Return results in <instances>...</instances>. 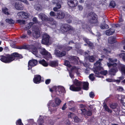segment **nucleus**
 <instances>
[{"instance_id":"nucleus-34","label":"nucleus","mask_w":125,"mask_h":125,"mask_svg":"<svg viewBox=\"0 0 125 125\" xmlns=\"http://www.w3.org/2000/svg\"><path fill=\"white\" fill-rule=\"evenodd\" d=\"M8 9L5 7L2 8V11L3 13L9 15V13L8 11Z\"/></svg>"},{"instance_id":"nucleus-18","label":"nucleus","mask_w":125,"mask_h":125,"mask_svg":"<svg viewBox=\"0 0 125 125\" xmlns=\"http://www.w3.org/2000/svg\"><path fill=\"white\" fill-rule=\"evenodd\" d=\"M41 77L39 75L35 76L33 79L34 82L36 83H39L41 82Z\"/></svg>"},{"instance_id":"nucleus-50","label":"nucleus","mask_w":125,"mask_h":125,"mask_svg":"<svg viewBox=\"0 0 125 125\" xmlns=\"http://www.w3.org/2000/svg\"><path fill=\"white\" fill-rule=\"evenodd\" d=\"M54 20L51 17H47V21H48V23H50L52 21Z\"/></svg>"},{"instance_id":"nucleus-64","label":"nucleus","mask_w":125,"mask_h":125,"mask_svg":"<svg viewBox=\"0 0 125 125\" xmlns=\"http://www.w3.org/2000/svg\"><path fill=\"white\" fill-rule=\"evenodd\" d=\"M78 9L79 10H82L83 9V7L81 5H79L78 6Z\"/></svg>"},{"instance_id":"nucleus-47","label":"nucleus","mask_w":125,"mask_h":125,"mask_svg":"<svg viewBox=\"0 0 125 125\" xmlns=\"http://www.w3.org/2000/svg\"><path fill=\"white\" fill-rule=\"evenodd\" d=\"M17 125H23V123L21 122V119H19L16 122Z\"/></svg>"},{"instance_id":"nucleus-10","label":"nucleus","mask_w":125,"mask_h":125,"mask_svg":"<svg viewBox=\"0 0 125 125\" xmlns=\"http://www.w3.org/2000/svg\"><path fill=\"white\" fill-rule=\"evenodd\" d=\"M50 36L47 34H45L43 35L42 42L43 44L48 45L49 43Z\"/></svg>"},{"instance_id":"nucleus-60","label":"nucleus","mask_w":125,"mask_h":125,"mask_svg":"<svg viewBox=\"0 0 125 125\" xmlns=\"http://www.w3.org/2000/svg\"><path fill=\"white\" fill-rule=\"evenodd\" d=\"M80 107V108H81V109H79V112L81 111V109H84V108H84L85 106L83 104H80L79 105Z\"/></svg>"},{"instance_id":"nucleus-13","label":"nucleus","mask_w":125,"mask_h":125,"mask_svg":"<svg viewBox=\"0 0 125 125\" xmlns=\"http://www.w3.org/2000/svg\"><path fill=\"white\" fill-rule=\"evenodd\" d=\"M37 61L36 60L32 59L29 61L28 63V69H30L32 67L36 66L37 63Z\"/></svg>"},{"instance_id":"nucleus-49","label":"nucleus","mask_w":125,"mask_h":125,"mask_svg":"<svg viewBox=\"0 0 125 125\" xmlns=\"http://www.w3.org/2000/svg\"><path fill=\"white\" fill-rule=\"evenodd\" d=\"M73 118L74 121L76 123L79 122L80 120L77 116H75Z\"/></svg>"},{"instance_id":"nucleus-23","label":"nucleus","mask_w":125,"mask_h":125,"mask_svg":"<svg viewBox=\"0 0 125 125\" xmlns=\"http://www.w3.org/2000/svg\"><path fill=\"white\" fill-rule=\"evenodd\" d=\"M30 48V45H23L21 46H16V48L17 49H25L29 50Z\"/></svg>"},{"instance_id":"nucleus-25","label":"nucleus","mask_w":125,"mask_h":125,"mask_svg":"<svg viewBox=\"0 0 125 125\" xmlns=\"http://www.w3.org/2000/svg\"><path fill=\"white\" fill-rule=\"evenodd\" d=\"M38 50L37 48L35 47H33L31 50V51L36 56L38 57V54H39Z\"/></svg>"},{"instance_id":"nucleus-2","label":"nucleus","mask_w":125,"mask_h":125,"mask_svg":"<svg viewBox=\"0 0 125 125\" xmlns=\"http://www.w3.org/2000/svg\"><path fill=\"white\" fill-rule=\"evenodd\" d=\"M17 57L19 59L22 58V55L17 52H15L11 55L8 54L7 56H2L0 59L2 62L5 63H9L15 60V58Z\"/></svg>"},{"instance_id":"nucleus-56","label":"nucleus","mask_w":125,"mask_h":125,"mask_svg":"<svg viewBox=\"0 0 125 125\" xmlns=\"http://www.w3.org/2000/svg\"><path fill=\"white\" fill-rule=\"evenodd\" d=\"M64 64L66 66H70V62L69 61L66 60L64 62Z\"/></svg>"},{"instance_id":"nucleus-48","label":"nucleus","mask_w":125,"mask_h":125,"mask_svg":"<svg viewBox=\"0 0 125 125\" xmlns=\"http://www.w3.org/2000/svg\"><path fill=\"white\" fill-rule=\"evenodd\" d=\"M107 73V71L106 70H102L100 72V73L101 74L106 75Z\"/></svg>"},{"instance_id":"nucleus-16","label":"nucleus","mask_w":125,"mask_h":125,"mask_svg":"<svg viewBox=\"0 0 125 125\" xmlns=\"http://www.w3.org/2000/svg\"><path fill=\"white\" fill-rule=\"evenodd\" d=\"M48 105L49 108V110L51 112L54 111L53 109H52L51 107V106L52 107H56L58 106V105L55 104L54 102L52 101H50L49 103L48 104Z\"/></svg>"},{"instance_id":"nucleus-59","label":"nucleus","mask_w":125,"mask_h":125,"mask_svg":"<svg viewBox=\"0 0 125 125\" xmlns=\"http://www.w3.org/2000/svg\"><path fill=\"white\" fill-rule=\"evenodd\" d=\"M24 12L23 11H21L18 13V16H20L22 18V16L23 15V13Z\"/></svg>"},{"instance_id":"nucleus-27","label":"nucleus","mask_w":125,"mask_h":125,"mask_svg":"<svg viewBox=\"0 0 125 125\" xmlns=\"http://www.w3.org/2000/svg\"><path fill=\"white\" fill-rule=\"evenodd\" d=\"M115 37H110L108 39V41L109 43L113 44L115 42Z\"/></svg>"},{"instance_id":"nucleus-52","label":"nucleus","mask_w":125,"mask_h":125,"mask_svg":"<svg viewBox=\"0 0 125 125\" xmlns=\"http://www.w3.org/2000/svg\"><path fill=\"white\" fill-rule=\"evenodd\" d=\"M49 24H51L52 25H55V26H56V25L57 24V23L56 22L53 20L50 23H49Z\"/></svg>"},{"instance_id":"nucleus-20","label":"nucleus","mask_w":125,"mask_h":125,"mask_svg":"<svg viewBox=\"0 0 125 125\" xmlns=\"http://www.w3.org/2000/svg\"><path fill=\"white\" fill-rule=\"evenodd\" d=\"M65 14L64 12L62 11L59 12L58 13L56 16L57 18L59 19H62L64 18L65 16Z\"/></svg>"},{"instance_id":"nucleus-5","label":"nucleus","mask_w":125,"mask_h":125,"mask_svg":"<svg viewBox=\"0 0 125 125\" xmlns=\"http://www.w3.org/2000/svg\"><path fill=\"white\" fill-rule=\"evenodd\" d=\"M41 29L37 26H34L32 30V34L33 37L37 39L40 36V31Z\"/></svg>"},{"instance_id":"nucleus-9","label":"nucleus","mask_w":125,"mask_h":125,"mask_svg":"<svg viewBox=\"0 0 125 125\" xmlns=\"http://www.w3.org/2000/svg\"><path fill=\"white\" fill-rule=\"evenodd\" d=\"M55 92L57 95H60L62 93H65V91L64 88L62 86H55L54 87Z\"/></svg>"},{"instance_id":"nucleus-17","label":"nucleus","mask_w":125,"mask_h":125,"mask_svg":"<svg viewBox=\"0 0 125 125\" xmlns=\"http://www.w3.org/2000/svg\"><path fill=\"white\" fill-rule=\"evenodd\" d=\"M82 114L84 115H86L87 116H91L92 114V112L89 110L86 111L85 108L81 109V110Z\"/></svg>"},{"instance_id":"nucleus-19","label":"nucleus","mask_w":125,"mask_h":125,"mask_svg":"<svg viewBox=\"0 0 125 125\" xmlns=\"http://www.w3.org/2000/svg\"><path fill=\"white\" fill-rule=\"evenodd\" d=\"M39 17L43 21H47V16L43 13H41L38 15Z\"/></svg>"},{"instance_id":"nucleus-4","label":"nucleus","mask_w":125,"mask_h":125,"mask_svg":"<svg viewBox=\"0 0 125 125\" xmlns=\"http://www.w3.org/2000/svg\"><path fill=\"white\" fill-rule=\"evenodd\" d=\"M87 18L88 22L92 24L97 23L98 22L97 16L94 12H90L87 15Z\"/></svg>"},{"instance_id":"nucleus-33","label":"nucleus","mask_w":125,"mask_h":125,"mask_svg":"<svg viewBox=\"0 0 125 125\" xmlns=\"http://www.w3.org/2000/svg\"><path fill=\"white\" fill-rule=\"evenodd\" d=\"M121 71L122 75H125V66L123 65L121 67Z\"/></svg>"},{"instance_id":"nucleus-61","label":"nucleus","mask_w":125,"mask_h":125,"mask_svg":"<svg viewBox=\"0 0 125 125\" xmlns=\"http://www.w3.org/2000/svg\"><path fill=\"white\" fill-rule=\"evenodd\" d=\"M89 96L91 98H93L94 96V93L92 92H90L89 93Z\"/></svg>"},{"instance_id":"nucleus-62","label":"nucleus","mask_w":125,"mask_h":125,"mask_svg":"<svg viewBox=\"0 0 125 125\" xmlns=\"http://www.w3.org/2000/svg\"><path fill=\"white\" fill-rule=\"evenodd\" d=\"M103 106L104 107L106 111L109 108V107L104 102L103 103Z\"/></svg>"},{"instance_id":"nucleus-15","label":"nucleus","mask_w":125,"mask_h":125,"mask_svg":"<svg viewBox=\"0 0 125 125\" xmlns=\"http://www.w3.org/2000/svg\"><path fill=\"white\" fill-rule=\"evenodd\" d=\"M68 3L70 7H74L77 5L78 2L77 0H68Z\"/></svg>"},{"instance_id":"nucleus-26","label":"nucleus","mask_w":125,"mask_h":125,"mask_svg":"<svg viewBox=\"0 0 125 125\" xmlns=\"http://www.w3.org/2000/svg\"><path fill=\"white\" fill-rule=\"evenodd\" d=\"M15 6L16 8L18 10H21L23 9L22 6L21 5V2H16Z\"/></svg>"},{"instance_id":"nucleus-3","label":"nucleus","mask_w":125,"mask_h":125,"mask_svg":"<svg viewBox=\"0 0 125 125\" xmlns=\"http://www.w3.org/2000/svg\"><path fill=\"white\" fill-rule=\"evenodd\" d=\"M109 61L111 62L108 63L107 64L109 67L111 68L109 71L108 73L111 76L115 75L116 73L118 71L117 64L116 63H113L114 61L112 59H109Z\"/></svg>"},{"instance_id":"nucleus-14","label":"nucleus","mask_w":125,"mask_h":125,"mask_svg":"<svg viewBox=\"0 0 125 125\" xmlns=\"http://www.w3.org/2000/svg\"><path fill=\"white\" fill-rule=\"evenodd\" d=\"M79 59V58L76 56H71L69 57V60L74 64L78 63V60Z\"/></svg>"},{"instance_id":"nucleus-28","label":"nucleus","mask_w":125,"mask_h":125,"mask_svg":"<svg viewBox=\"0 0 125 125\" xmlns=\"http://www.w3.org/2000/svg\"><path fill=\"white\" fill-rule=\"evenodd\" d=\"M78 69H79L77 68L76 67L73 66L71 68V71H73L75 72L77 75L78 76H79L80 73L78 72Z\"/></svg>"},{"instance_id":"nucleus-7","label":"nucleus","mask_w":125,"mask_h":125,"mask_svg":"<svg viewBox=\"0 0 125 125\" xmlns=\"http://www.w3.org/2000/svg\"><path fill=\"white\" fill-rule=\"evenodd\" d=\"M39 51L42 54L45 56V58L47 60H49V58H51L52 56L51 54L46 51L45 49L41 48L40 47L38 48Z\"/></svg>"},{"instance_id":"nucleus-32","label":"nucleus","mask_w":125,"mask_h":125,"mask_svg":"<svg viewBox=\"0 0 125 125\" xmlns=\"http://www.w3.org/2000/svg\"><path fill=\"white\" fill-rule=\"evenodd\" d=\"M39 62L44 66H46L48 65V64L44 60L39 61Z\"/></svg>"},{"instance_id":"nucleus-35","label":"nucleus","mask_w":125,"mask_h":125,"mask_svg":"<svg viewBox=\"0 0 125 125\" xmlns=\"http://www.w3.org/2000/svg\"><path fill=\"white\" fill-rule=\"evenodd\" d=\"M116 5V3L115 1H111L110 3V6L111 8H114Z\"/></svg>"},{"instance_id":"nucleus-12","label":"nucleus","mask_w":125,"mask_h":125,"mask_svg":"<svg viewBox=\"0 0 125 125\" xmlns=\"http://www.w3.org/2000/svg\"><path fill=\"white\" fill-rule=\"evenodd\" d=\"M54 54L57 57H62L66 55V52L64 51L61 52L58 50L55 49L54 50Z\"/></svg>"},{"instance_id":"nucleus-1","label":"nucleus","mask_w":125,"mask_h":125,"mask_svg":"<svg viewBox=\"0 0 125 125\" xmlns=\"http://www.w3.org/2000/svg\"><path fill=\"white\" fill-rule=\"evenodd\" d=\"M74 84L78 87H75L74 86L71 85L70 86V90L73 91H78L81 89V86H83V89L85 90L88 89L89 83L87 82L82 83L77 80H75L74 82Z\"/></svg>"},{"instance_id":"nucleus-36","label":"nucleus","mask_w":125,"mask_h":125,"mask_svg":"<svg viewBox=\"0 0 125 125\" xmlns=\"http://www.w3.org/2000/svg\"><path fill=\"white\" fill-rule=\"evenodd\" d=\"M90 62H93L95 60L94 57L93 56L89 57L88 59Z\"/></svg>"},{"instance_id":"nucleus-41","label":"nucleus","mask_w":125,"mask_h":125,"mask_svg":"<svg viewBox=\"0 0 125 125\" xmlns=\"http://www.w3.org/2000/svg\"><path fill=\"white\" fill-rule=\"evenodd\" d=\"M6 21L8 23L10 24H14V21L12 20V19H6Z\"/></svg>"},{"instance_id":"nucleus-45","label":"nucleus","mask_w":125,"mask_h":125,"mask_svg":"<svg viewBox=\"0 0 125 125\" xmlns=\"http://www.w3.org/2000/svg\"><path fill=\"white\" fill-rule=\"evenodd\" d=\"M94 74L92 73L89 75V77L90 79L92 81H93L94 79Z\"/></svg>"},{"instance_id":"nucleus-39","label":"nucleus","mask_w":125,"mask_h":125,"mask_svg":"<svg viewBox=\"0 0 125 125\" xmlns=\"http://www.w3.org/2000/svg\"><path fill=\"white\" fill-rule=\"evenodd\" d=\"M61 102V100L58 98H56L55 99V103L58 106L59 105Z\"/></svg>"},{"instance_id":"nucleus-8","label":"nucleus","mask_w":125,"mask_h":125,"mask_svg":"<svg viewBox=\"0 0 125 125\" xmlns=\"http://www.w3.org/2000/svg\"><path fill=\"white\" fill-rule=\"evenodd\" d=\"M74 29L72 27L67 24H65L61 26V30L63 32H67L70 30H73Z\"/></svg>"},{"instance_id":"nucleus-29","label":"nucleus","mask_w":125,"mask_h":125,"mask_svg":"<svg viewBox=\"0 0 125 125\" xmlns=\"http://www.w3.org/2000/svg\"><path fill=\"white\" fill-rule=\"evenodd\" d=\"M49 65L52 67H55L58 65V62L56 61H51L49 63Z\"/></svg>"},{"instance_id":"nucleus-58","label":"nucleus","mask_w":125,"mask_h":125,"mask_svg":"<svg viewBox=\"0 0 125 125\" xmlns=\"http://www.w3.org/2000/svg\"><path fill=\"white\" fill-rule=\"evenodd\" d=\"M124 21V20L123 19V16L121 15L119 17V22L120 23L121 22H123Z\"/></svg>"},{"instance_id":"nucleus-21","label":"nucleus","mask_w":125,"mask_h":125,"mask_svg":"<svg viewBox=\"0 0 125 125\" xmlns=\"http://www.w3.org/2000/svg\"><path fill=\"white\" fill-rule=\"evenodd\" d=\"M83 39L87 44L88 46L90 47V48H93L94 47V45L93 43L90 42L87 38L85 37H83Z\"/></svg>"},{"instance_id":"nucleus-30","label":"nucleus","mask_w":125,"mask_h":125,"mask_svg":"<svg viewBox=\"0 0 125 125\" xmlns=\"http://www.w3.org/2000/svg\"><path fill=\"white\" fill-rule=\"evenodd\" d=\"M34 8L35 10L39 11H41L42 9V6L39 4H37L35 5Z\"/></svg>"},{"instance_id":"nucleus-54","label":"nucleus","mask_w":125,"mask_h":125,"mask_svg":"<svg viewBox=\"0 0 125 125\" xmlns=\"http://www.w3.org/2000/svg\"><path fill=\"white\" fill-rule=\"evenodd\" d=\"M95 35L99 39H100L101 38L100 36H101V35L99 32L97 31L95 33Z\"/></svg>"},{"instance_id":"nucleus-51","label":"nucleus","mask_w":125,"mask_h":125,"mask_svg":"<svg viewBox=\"0 0 125 125\" xmlns=\"http://www.w3.org/2000/svg\"><path fill=\"white\" fill-rule=\"evenodd\" d=\"M32 25V24L31 23H29L26 26V29H30L31 26Z\"/></svg>"},{"instance_id":"nucleus-6","label":"nucleus","mask_w":125,"mask_h":125,"mask_svg":"<svg viewBox=\"0 0 125 125\" xmlns=\"http://www.w3.org/2000/svg\"><path fill=\"white\" fill-rule=\"evenodd\" d=\"M52 2L53 4L56 6L53 8V10L55 11H57L61 8V5L63 4L62 1L60 0H53Z\"/></svg>"},{"instance_id":"nucleus-63","label":"nucleus","mask_w":125,"mask_h":125,"mask_svg":"<svg viewBox=\"0 0 125 125\" xmlns=\"http://www.w3.org/2000/svg\"><path fill=\"white\" fill-rule=\"evenodd\" d=\"M106 81L109 82H113L115 81V79H106Z\"/></svg>"},{"instance_id":"nucleus-57","label":"nucleus","mask_w":125,"mask_h":125,"mask_svg":"<svg viewBox=\"0 0 125 125\" xmlns=\"http://www.w3.org/2000/svg\"><path fill=\"white\" fill-rule=\"evenodd\" d=\"M50 14L51 16L52 17H54L56 15L55 13L53 11H51L50 13Z\"/></svg>"},{"instance_id":"nucleus-46","label":"nucleus","mask_w":125,"mask_h":125,"mask_svg":"<svg viewBox=\"0 0 125 125\" xmlns=\"http://www.w3.org/2000/svg\"><path fill=\"white\" fill-rule=\"evenodd\" d=\"M17 21L21 24H25V21L23 20H17Z\"/></svg>"},{"instance_id":"nucleus-43","label":"nucleus","mask_w":125,"mask_h":125,"mask_svg":"<svg viewBox=\"0 0 125 125\" xmlns=\"http://www.w3.org/2000/svg\"><path fill=\"white\" fill-rule=\"evenodd\" d=\"M119 56L120 58H122L124 61L125 62V53H121L119 54Z\"/></svg>"},{"instance_id":"nucleus-44","label":"nucleus","mask_w":125,"mask_h":125,"mask_svg":"<svg viewBox=\"0 0 125 125\" xmlns=\"http://www.w3.org/2000/svg\"><path fill=\"white\" fill-rule=\"evenodd\" d=\"M22 16V18H28L29 16V14L25 12H24Z\"/></svg>"},{"instance_id":"nucleus-11","label":"nucleus","mask_w":125,"mask_h":125,"mask_svg":"<svg viewBox=\"0 0 125 125\" xmlns=\"http://www.w3.org/2000/svg\"><path fill=\"white\" fill-rule=\"evenodd\" d=\"M103 60L102 59H99L98 61H97L96 63H94V65L96 66L95 67L96 70L98 71H101L103 70V67L101 66L102 64L101 62Z\"/></svg>"},{"instance_id":"nucleus-55","label":"nucleus","mask_w":125,"mask_h":125,"mask_svg":"<svg viewBox=\"0 0 125 125\" xmlns=\"http://www.w3.org/2000/svg\"><path fill=\"white\" fill-rule=\"evenodd\" d=\"M84 55L85 56V59L87 60L89 57L90 56L86 52H84Z\"/></svg>"},{"instance_id":"nucleus-53","label":"nucleus","mask_w":125,"mask_h":125,"mask_svg":"<svg viewBox=\"0 0 125 125\" xmlns=\"http://www.w3.org/2000/svg\"><path fill=\"white\" fill-rule=\"evenodd\" d=\"M123 25V23H120L116 24H115V26L116 28H119L121 27Z\"/></svg>"},{"instance_id":"nucleus-42","label":"nucleus","mask_w":125,"mask_h":125,"mask_svg":"<svg viewBox=\"0 0 125 125\" xmlns=\"http://www.w3.org/2000/svg\"><path fill=\"white\" fill-rule=\"evenodd\" d=\"M117 104L116 103L112 104L110 105V107L112 109H115L117 106Z\"/></svg>"},{"instance_id":"nucleus-24","label":"nucleus","mask_w":125,"mask_h":125,"mask_svg":"<svg viewBox=\"0 0 125 125\" xmlns=\"http://www.w3.org/2000/svg\"><path fill=\"white\" fill-rule=\"evenodd\" d=\"M65 18L66 20V22L69 23H70L72 21V16L69 14L65 16Z\"/></svg>"},{"instance_id":"nucleus-31","label":"nucleus","mask_w":125,"mask_h":125,"mask_svg":"<svg viewBox=\"0 0 125 125\" xmlns=\"http://www.w3.org/2000/svg\"><path fill=\"white\" fill-rule=\"evenodd\" d=\"M104 24H101V25L100 28L102 29H108L109 28V26L108 25L105 24V21H104Z\"/></svg>"},{"instance_id":"nucleus-37","label":"nucleus","mask_w":125,"mask_h":125,"mask_svg":"<svg viewBox=\"0 0 125 125\" xmlns=\"http://www.w3.org/2000/svg\"><path fill=\"white\" fill-rule=\"evenodd\" d=\"M41 117V115H40L39 119L38 120V122L39 124H42L43 123V119L42 118H41L40 117Z\"/></svg>"},{"instance_id":"nucleus-38","label":"nucleus","mask_w":125,"mask_h":125,"mask_svg":"<svg viewBox=\"0 0 125 125\" xmlns=\"http://www.w3.org/2000/svg\"><path fill=\"white\" fill-rule=\"evenodd\" d=\"M94 72L95 74H97V75H96V77H102L103 78V76H100L99 75L100 74V72H99L98 71V70H95V71H94Z\"/></svg>"},{"instance_id":"nucleus-22","label":"nucleus","mask_w":125,"mask_h":125,"mask_svg":"<svg viewBox=\"0 0 125 125\" xmlns=\"http://www.w3.org/2000/svg\"><path fill=\"white\" fill-rule=\"evenodd\" d=\"M115 31V29L114 28H111L105 31V34L107 35H110L114 33Z\"/></svg>"},{"instance_id":"nucleus-40","label":"nucleus","mask_w":125,"mask_h":125,"mask_svg":"<svg viewBox=\"0 0 125 125\" xmlns=\"http://www.w3.org/2000/svg\"><path fill=\"white\" fill-rule=\"evenodd\" d=\"M72 49V47L69 46H66L64 47L63 49L66 51H69Z\"/></svg>"}]
</instances>
